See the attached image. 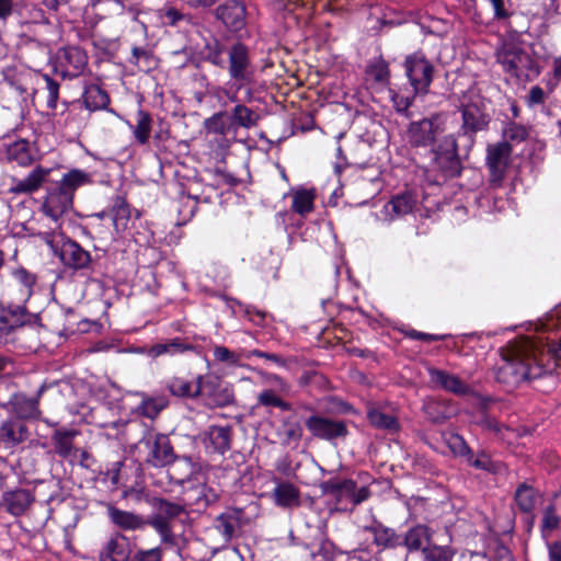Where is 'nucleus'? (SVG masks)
<instances>
[{
    "mask_svg": "<svg viewBox=\"0 0 561 561\" xmlns=\"http://www.w3.org/2000/svg\"><path fill=\"white\" fill-rule=\"evenodd\" d=\"M539 348L529 337H520L510 342L500 350L501 362L495 369V378L507 388L537 378L542 368L538 363Z\"/></svg>",
    "mask_w": 561,
    "mask_h": 561,
    "instance_id": "f257e3e1",
    "label": "nucleus"
},
{
    "mask_svg": "<svg viewBox=\"0 0 561 561\" xmlns=\"http://www.w3.org/2000/svg\"><path fill=\"white\" fill-rule=\"evenodd\" d=\"M457 107L461 113V125L455 135L463 141L466 151H469L476 142V135L488 130L491 116L486 111L484 99L474 92L463 93L459 98Z\"/></svg>",
    "mask_w": 561,
    "mask_h": 561,
    "instance_id": "f03ea898",
    "label": "nucleus"
},
{
    "mask_svg": "<svg viewBox=\"0 0 561 561\" xmlns=\"http://www.w3.org/2000/svg\"><path fill=\"white\" fill-rule=\"evenodd\" d=\"M152 505L154 514L148 519V525L152 527L165 545L174 546L175 536L172 530V520L185 513V503L171 502L162 497H154Z\"/></svg>",
    "mask_w": 561,
    "mask_h": 561,
    "instance_id": "7ed1b4c3",
    "label": "nucleus"
},
{
    "mask_svg": "<svg viewBox=\"0 0 561 561\" xmlns=\"http://www.w3.org/2000/svg\"><path fill=\"white\" fill-rule=\"evenodd\" d=\"M322 494L330 495L335 500V504L346 510V504H351L353 510L355 506L367 501L371 491L367 485L360 488L352 479H330L320 484Z\"/></svg>",
    "mask_w": 561,
    "mask_h": 561,
    "instance_id": "20e7f679",
    "label": "nucleus"
},
{
    "mask_svg": "<svg viewBox=\"0 0 561 561\" xmlns=\"http://www.w3.org/2000/svg\"><path fill=\"white\" fill-rule=\"evenodd\" d=\"M227 55L226 68L237 90L250 85L254 80V66L249 48L242 43H234L227 50Z\"/></svg>",
    "mask_w": 561,
    "mask_h": 561,
    "instance_id": "39448f33",
    "label": "nucleus"
},
{
    "mask_svg": "<svg viewBox=\"0 0 561 561\" xmlns=\"http://www.w3.org/2000/svg\"><path fill=\"white\" fill-rule=\"evenodd\" d=\"M447 115L435 113L430 117L412 122L407 130L408 140L413 147L434 145L438 135L446 130Z\"/></svg>",
    "mask_w": 561,
    "mask_h": 561,
    "instance_id": "423d86ee",
    "label": "nucleus"
},
{
    "mask_svg": "<svg viewBox=\"0 0 561 561\" xmlns=\"http://www.w3.org/2000/svg\"><path fill=\"white\" fill-rule=\"evenodd\" d=\"M39 317L27 311L24 306L9 305L0 308V332L9 334L18 332L26 333L27 330L38 332Z\"/></svg>",
    "mask_w": 561,
    "mask_h": 561,
    "instance_id": "0eeeda50",
    "label": "nucleus"
},
{
    "mask_svg": "<svg viewBox=\"0 0 561 561\" xmlns=\"http://www.w3.org/2000/svg\"><path fill=\"white\" fill-rule=\"evenodd\" d=\"M434 168L444 178H455L461 172V162L458 154V138L455 134L445 136L434 149Z\"/></svg>",
    "mask_w": 561,
    "mask_h": 561,
    "instance_id": "6e6552de",
    "label": "nucleus"
},
{
    "mask_svg": "<svg viewBox=\"0 0 561 561\" xmlns=\"http://www.w3.org/2000/svg\"><path fill=\"white\" fill-rule=\"evenodd\" d=\"M139 445L146 448V462L156 468H162L175 460V454L168 436L148 433Z\"/></svg>",
    "mask_w": 561,
    "mask_h": 561,
    "instance_id": "1a4fd4ad",
    "label": "nucleus"
},
{
    "mask_svg": "<svg viewBox=\"0 0 561 561\" xmlns=\"http://www.w3.org/2000/svg\"><path fill=\"white\" fill-rule=\"evenodd\" d=\"M499 61L505 71L517 79H528L538 73L530 55L516 46H505L499 54Z\"/></svg>",
    "mask_w": 561,
    "mask_h": 561,
    "instance_id": "9d476101",
    "label": "nucleus"
},
{
    "mask_svg": "<svg viewBox=\"0 0 561 561\" xmlns=\"http://www.w3.org/2000/svg\"><path fill=\"white\" fill-rule=\"evenodd\" d=\"M404 67L415 94H426L433 80V65L423 55L414 54L407 57Z\"/></svg>",
    "mask_w": 561,
    "mask_h": 561,
    "instance_id": "9b49d317",
    "label": "nucleus"
},
{
    "mask_svg": "<svg viewBox=\"0 0 561 561\" xmlns=\"http://www.w3.org/2000/svg\"><path fill=\"white\" fill-rule=\"evenodd\" d=\"M511 153L512 146L507 141H501L488 147L486 164L490 171V182L493 186H501Z\"/></svg>",
    "mask_w": 561,
    "mask_h": 561,
    "instance_id": "f8f14e48",
    "label": "nucleus"
},
{
    "mask_svg": "<svg viewBox=\"0 0 561 561\" xmlns=\"http://www.w3.org/2000/svg\"><path fill=\"white\" fill-rule=\"evenodd\" d=\"M306 427L314 437L324 440L345 438L348 435L346 422L319 415L309 416Z\"/></svg>",
    "mask_w": 561,
    "mask_h": 561,
    "instance_id": "ddd939ff",
    "label": "nucleus"
},
{
    "mask_svg": "<svg viewBox=\"0 0 561 561\" xmlns=\"http://www.w3.org/2000/svg\"><path fill=\"white\" fill-rule=\"evenodd\" d=\"M56 256L64 266L73 271L88 270L92 264L90 252L67 237L58 248Z\"/></svg>",
    "mask_w": 561,
    "mask_h": 561,
    "instance_id": "4468645a",
    "label": "nucleus"
},
{
    "mask_svg": "<svg viewBox=\"0 0 561 561\" xmlns=\"http://www.w3.org/2000/svg\"><path fill=\"white\" fill-rule=\"evenodd\" d=\"M58 66L65 77H78L88 64L87 54L77 46L65 47L57 56Z\"/></svg>",
    "mask_w": 561,
    "mask_h": 561,
    "instance_id": "2eb2a0df",
    "label": "nucleus"
},
{
    "mask_svg": "<svg viewBox=\"0 0 561 561\" xmlns=\"http://www.w3.org/2000/svg\"><path fill=\"white\" fill-rule=\"evenodd\" d=\"M216 16L231 32H239L245 26L247 11L241 1L228 0L216 9Z\"/></svg>",
    "mask_w": 561,
    "mask_h": 561,
    "instance_id": "dca6fc26",
    "label": "nucleus"
},
{
    "mask_svg": "<svg viewBox=\"0 0 561 561\" xmlns=\"http://www.w3.org/2000/svg\"><path fill=\"white\" fill-rule=\"evenodd\" d=\"M72 203L71 195L58 186L48 192L41 210L56 224L72 207Z\"/></svg>",
    "mask_w": 561,
    "mask_h": 561,
    "instance_id": "f3484780",
    "label": "nucleus"
},
{
    "mask_svg": "<svg viewBox=\"0 0 561 561\" xmlns=\"http://www.w3.org/2000/svg\"><path fill=\"white\" fill-rule=\"evenodd\" d=\"M232 427L211 425L203 434L202 440L207 450L224 455L231 448Z\"/></svg>",
    "mask_w": 561,
    "mask_h": 561,
    "instance_id": "a211bd4d",
    "label": "nucleus"
},
{
    "mask_svg": "<svg viewBox=\"0 0 561 561\" xmlns=\"http://www.w3.org/2000/svg\"><path fill=\"white\" fill-rule=\"evenodd\" d=\"M202 391L199 396L207 398L208 404L211 407H227L234 402L233 391L222 386L217 379H204L201 381Z\"/></svg>",
    "mask_w": 561,
    "mask_h": 561,
    "instance_id": "6ab92c4d",
    "label": "nucleus"
},
{
    "mask_svg": "<svg viewBox=\"0 0 561 561\" xmlns=\"http://www.w3.org/2000/svg\"><path fill=\"white\" fill-rule=\"evenodd\" d=\"M430 382L437 388L451 392L457 396H466L470 393V387L462 381L458 376L448 371L428 368Z\"/></svg>",
    "mask_w": 561,
    "mask_h": 561,
    "instance_id": "aec40b11",
    "label": "nucleus"
},
{
    "mask_svg": "<svg viewBox=\"0 0 561 561\" xmlns=\"http://www.w3.org/2000/svg\"><path fill=\"white\" fill-rule=\"evenodd\" d=\"M28 436V428L21 420L9 419L0 425V444L5 448H13L24 443Z\"/></svg>",
    "mask_w": 561,
    "mask_h": 561,
    "instance_id": "412c9836",
    "label": "nucleus"
},
{
    "mask_svg": "<svg viewBox=\"0 0 561 561\" xmlns=\"http://www.w3.org/2000/svg\"><path fill=\"white\" fill-rule=\"evenodd\" d=\"M244 524L243 510L229 508L216 517L214 526L221 534L225 541H230Z\"/></svg>",
    "mask_w": 561,
    "mask_h": 561,
    "instance_id": "4be33fe9",
    "label": "nucleus"
},
{
    "mask_svg": "<svg viewBox=\"0 0 561 561\" xmlns=\"http://www.w3.org/2000/svg\"><path fill=\"white\" fill-rule=\"evenodd\" d=\"M416 206V199L410 192L394 195L383 207L381 214L383 219L392 221L413 211Z\"/></svg>",
    "mask_w": 561,
    "mask_h": 561,
    "instance_id": "5701e85b",
    "label": "nucleus"
},
{
    "mask_svg": "<svg viewBox=\"0 0 561 561\" xmlns=\"http://www.w3.org/2000/svg\"><path fill=\"white\" fill-rule=\"evenodd\" d=\"M45 387L42 386L36 397H26L25 394H15L12 398L11 404L14 414L18 420H37L41 416V410L38 407L39 397L42 396Z\"/></svg>",
    "mask_w": 561,
    "mask_h": 561,
    "instance_id": "b1692460",
    "label": "nucleus"
},
{
    "mask_svg": "<svg viewBox=\"0 0 561 561\" xmlns=\"http://www.w3.org/2000/svg\"><path fill=\"white\" fill-rule=\"evenodd\" d=\"M51 169L35 167L26 178L21 180H13L9 188L13 194H32L36 192L50 174Z\"/></svg>",
    "mask_w": 561,
    "mask_h": 561,
    "instance_id": "393cba45",
    "label": "nucleus"
},
{
    "mask_svg": "<svg viewBox=\"0 0 561 561\" xmlns=\"http://www.w3.org/2000/svg\"><path fill=\"white\" fill-rule=\"evenodd\" d=\"M217 499L218 494L215 490L204 483H198L185 489L182 501L185 503V506H196L199 510L206 508L215 503Z\"/></svg>",
    "mask_w": 561,
    "mask_h": 561,
    "instance_id": "a878e982",
    "label": "nucleus"
},
{
    "mask_svg": "<svg viewBox=\"0 0 561 561\" xmlns=\"http://www.w3.org/2000/svg\"><path fill=\"white\" fill-rule=\"evenodd\" d=\"M107 516L116 527L123 530H138L148 525V520H145L140 515L119 510L113 505L107 506Z\"/></svg>",
    "mask_w": 561,
    "mask_h": 561,
    "instance_id": "bb28decb",
    "label": "nucleus"
},
{
    "mask_svg": "<svg viewBox=\"0 0 561 561\" xmlns=\"http://www.w3.org/2000/svg\"><path fill=\"white\" fill-rule=\"evenodd\" d=\"M7 159L18 165H31L37 158V151L27 140L21 139L7 146Z\"/></svg>",
    "mask_w": 561,
    "mask_h": 561,
    "instance_id": "cd10ccee",
    "label": "nucleus"
},
{
    "mask_svg": "<svg viewBox=\"0 0 561 561\" xmlns=\"http://www.w3.org/2000/svg\"><path fill=\"white\" fill-rule=\"evenodd\" d=\"M302 426L298 421L293 420L291 417H286L277 428L276 435L283 446L297 447L302 438Z\"/></svg>",
    "mask_w": 561,
    "mask_h": 561,
    "instance_id": "c85d7f7f",
    "label": "nucleus"
},
{
    "mask_svg": "<svg viewBox=\"0 0 561 561\" xmlns=\"http://www.w3.org/2000/svg\"><path fill=\"white\" fill-rule=\"evenodd\" d=\"M514 500L523 513H531L541 502V494L531 485L520 483L514 494Z\"/></svg>",
    "mask_w": 561,
    "mask_h": 561,
    "instance_id": "c756f323",
    "label": "nucleus"
},
{
    "mask_svg": "<svg viewBox=\"0 0 561 561\" xmlns=\"http://www.w3.org/2000/svg\"><path fill=\"white\" fill-rule=\"evenodd\" d=\"M365 530L371 533L375 545L383 549L402 545L401 537L393 529L386 527L381 523L375 522L373 525L366 526Z\"/></svg>",
    "mask_w": 561,
    "mask_h": 561,
    "instance_id": "7c9ffc66",
    "label": "nucleus"
},
{
    "mask_svg": "<svg viewBox=\"0 0 561 561\" xmlns=\"http://www.w3.org/2000/svg\"><path fill=\"white\" fill-rule=\"evenodd\" d=\"M202 376L196 381H191L182 377H172L167 381V388L175 397L194 398L202 391Z\"/></svg>",
    "mask_w": 561,
    "mask_h": 561,
    "instance_id": "2f4dec72",
    "label": "nucleus"
},
{
    "mask_svg": "<svg viewBox=\"0 0 561 561\" xmlns=\"http://www.w3.org/2000/svg\"><path fill=\"white\" fill-rule=\"evenodd\" d=\"M32 502L33 497L31 493L22 489L5 493L3 496L7 511L14 516L24 514Z\"/></svg>",
    "mask_w": 561,
    "mask_h": 561,
    "instance_id": "473e14b6",
    "label": "nucleus"
},
{
    "mask_svg": "<svg viewBox=\"0 0 561 561\" xmlns=\"http://www.w3.org/2000/svg\"><path fill=\"white\" fill-rule=\"evenodd\" d=\"M273 497L276 505L280 507H294L300 504V492L289 482L278 483L273 491Z\"/></svg>",
    "mask_w": 561,
    "mask_h": 561,
    "instance_id": "72a5a7b5",
    "label": "nucleus"
},
{
    "mask_svg": "<svg viewBox=\"0 0 561 561\" xmlns=\"http://www.w3.org/2000/svg\"><path fill=\"white\" fill-rule=\"evenodd\" d=\"M431 537L432 533L427 526L416 525L405 534L402 543L410 551L423 550V548H427L426 545L430 542Z\"/></svg>",
    "mask_w": 561,
    "mask_h": 561,
    "instance_id": "f704fd0d",
    "label": "nucleus"
},
{
    "mask_svg": "<svg viewBox=\"0 0 561 561\" xmlns=\"http://www.w3.org/2000/svg\"><path fill=\"white\" fill-rule=\"evenodd\" d=\"M160 18L162 23L167 26L186 30L193 24V19L190 14L182 12L174 7H165L160 10Z\"/></svg>",
    "mask_w": 561,
    "mask_h": 561,
    "instance_id": "c9c22d12",
    "label": "nucleus"
},
{
    "mask_svg": "<svg viewBox=\"0 0 561 561\" xmlns=\"http://www.w3.org/2000/svg\"><path fill=\"white\" fill-rule=\"evenodd\" d=\"M83 102L85 107L90 111L103 110L108 105L110 96L107 92L99 85L91 84L84 90Z\"/></svg>",
    "mask_w": 561,
    "mask_h": 561,
    "instance_id": "e433bc0d",
    "label": "nucleus"
},
{
    "mask_svg": "<svg viewBox=\"0 0 561 561\" xmlns=\"http://www.w3.org/2000/svg\"><path fill=\"white\" fill-rule=\"evenodd\" d=\"M112 220L113 227L116 232L126 229L128 220L130 218L129 206L123 197L117 196L114 199L111 213L108 215Z\"/></svg>",
    "mask_w": 561,
    "mask_h": 561,
    "instance_id": "4c0bfd02",
    "label": "nucleus"
},
{
    "mask_svg": "<svg viewBox=\"0 0 561 561\" xmlns=\"http://www.w3.org/2000/svg\"><path fill=\"white\" fill-rule=\"evenodd\" d=\"M90 182L91 179L89 173L78 169H73L62 176L59 187L64 192L71 195V198L73 199V194L76 190Z\"/></svg>",
    "mask_w": 561,
    "mask_h": 561,
    "instance_id": "58836bf2",
    "label": "nucleus"
},
{
    "mask_svg": "<svg viewBox=\"0 0 561 561\" xmlns=\"http://www.w3.org/2000/svg\"><path fill=\"white\" fill-rule=\"evenodd\" d=\"M230 119L233 128L243 127L250 129L257 125L259 115L243 104L233 107Z\"/></svg>",
    "mask_w": 561,
    "mask_h": 561,
    "instance_id": "ea45409f",
    "label": "nucleus"
},
{
    "mask_svg": "<svg viewBox=\"0 0 561 561\" xmlns=\"http://www.w3.org/2000/svg\"><path fill=\"white\" fill-rule=\"evenodd\" d=\"M204 127L208 134L226 136L232 128V122L227 112L215 113L205 119Z\"/></svg>",
    "mask_w": 561,
    "mask_h": 561,
    "instance_id": "a19ab883",
    "label": "nucleus"
},
{
    "mask_svg": "<svg viewBox=\"0 0 561 561\" xmlns=\"http://www.w3.org/2000/svg\"><path fill=\"white\" fill-rule=\"evenodd\" d=\"M76 436V432L66 431V430H57L53 434V443L55 446V451L61 458H68L73 449V437Z\"/></svg>",
    "mask_w": 561,
    "mask_h": 561,
    "instance_id": "79ce46f5",
    "label": "nucleus"
},
{
    "mask_svg": "<svg viewBox=\"0 0 561 561\" xmlns=\"http://www.w3.org/2000/svg\"><path fill=\"white\" fill-rule=\"evenodd\" d=\"M118 538H125L121 534L113 536L100 553V561H127L128 554L118 542Z\"/></svg>",
    "mask_w": 561,
    "mask_h": 561,
    "instance_id": "37998d69",
    "label": "nucleus"
},
{
    "mask_svg": "<svg viewBox=\"0 0 561 561\" xmlns=\"http://www.w3.org/2000/svg\"><path fill=\"white\" fill-rule=\"evenodd\" d=\"M13 277L16 285L20 287L23 300H28L33 295L34 286L36 285V275L23 267H20L13 272Z\"/></svg>",
    "mask_w": 561,
    "mask_h": 561,
    "instance_id": "c03bdc74",
    "label": "nucleus"
},
{
    "mask_svg": "<svg viewBox=\"0 0 561 561\" xmlns=\"http://www.w3.org/2000/svg\"><path fill=\"white\" fill-rule=\"evenodd\" d=\"M225 53L224 44L216 38L207 42L203 49L205 60L219 68H226Z\"/></svg>",
    "mask_w": 561,
    "mask_h": 561,
    "instance_id": "a18cd8bd",
    "label": "nucleus"
},
{
    "mask_svg": "<svg viewBox=\"0 0 561 561\" xmlns=\"http://www.w3.org/2000/svg\"><path fill=\"white\" fill-rule=\"evenodd\" d=\"M151 116L149 113L139 110L137 112L136 125L133 127V135L139 145H146L151 134Z\"/></svg>",
    "mask_w": 561,
    "mask_h": 561,
    "instance_id": "49530a36",
    "label": "nucleus"
},
{
    "mask_svg": "<svg viewBox=\"0 0 561 561\" xmlns=\"http://www.w3.org/2000/svg\"><path fill=\"white\" fill-rule=\"evenodd\" d=\"M314 193L311 190H298L293 194L291 208L295 213L305 216L313 209Z\"/></svg>",
    "mask_w": 561,
    "mask_h": 561,
    "instance_id": "de8ad7c7",
    "label": "nucleus"
},
{
    "mask_svg": "<svg viewBox=\"0 0 561 561\" xmlns=\"http://www.w3.org/2000/svg\"><path fill=\"white\" fill-rule=\"evenodd\" d=\"M368 420L370 424L380 430H387L389 432H397L399 430L398 420L378 409H371L368 411Z\"/></svg>",
    "mask_w": 561,
    "mask_h": 561,
    "instance_id": "09e8293b",
    "label": "nucleus"
},
{
    "mask_svg": "<svg viewBox=\"0 0 561 561\" xmlns=\"http://www.w3.org/2000/svg\"><path fill=\"white\" fill-rule=\"evenodd\" d=\"M259 407L278 408L282 411L291 410V404L284 401L274 389H264L257 394Z\"/></svg>",
    "mask_w": 561,
    "mask_h": 561,
    "instance_id": "8fccbe9b",
    "label": "nucleus"
},
{
    "mask_svg": "<svg viewBox=\"0 0 561 561\" xmlns=\"http://www.w3.org/2000/svg\"><path fill=\"white\" fill-rule=\"evenodd\" d=\"M36 236L51 250L55 255L66 238L61 232L60 225L58 222H56L54 228H50L49 230L38 231Z\"/></svg>",
    "mask_w": 561,
    "mask_h": 561,
    "instance_id": "3c124183",
    "label": "nucleus"
},
{
    "mask_svg": "<svg viewBox=\"0 0 561 561\" xmlns=\"http://www.w3.org/2000/svg\"><path fill=\"white\" fill-rule=\"evenodd\" d=\"M188 344L183 343L181 339H173L167 343H159L150 348V354L154 357L163 354H178L190 350Z\"/></svg>",
    "mask_w": 561,
    "mask_h": 561,
    "instance_id": "603ef678",
    "label": "nucleus"
},
{
    "mask_svg": "<svg viewBox=\"0 0 561 561\" xmlns=\"http://www.w3.org/2000/svg\"><path fill=\"white\" fill-rule=\"evenodd\" d=\"M466 460L470 466L489 472H497L500 469V465L494 462L484 450L479 451L477 456L471 451Z\"/></svg>",
    "mask_w": 561,
    "mask_h": 561,
    "instance_id": "864d4df0",
    "label": "nucleus"
},
{
    "mask_svg": "<svg viewBox=\"0 0 561 561\" xmlns=\"http://www.w3.org/2000/svg\"><path fill=\"white\" fill-rule=\"evenodd\" d=\"M503 137L508 144H519L529 137V130L524 125L510 123L503 128Z\"/></svg>",
    "mask_w": 561,
    "mask_h": 561,
    "instance_id": "5fc2aeb1",
    "label": "nucleus"
},
{
    "mask_svg": "<svg viewBox=\"0 0 561 561\" xmlns=\"http://www.w3.org/2000/svg\"><path fill=\"white\" fill-rule=\"evenodd\" d=\"M557 325L558 323L553 317L546 319L541 324L542 331H547L549 333V335L545 337L547 341L548 352H551L556 358L558 357L557 345H561L558 331L556 330Z\"/></svg>",
    "mask_w": 561,
    "mask_h": 561,
    "instance_id": "6e6d98bb",
    "label": "nucleus"
},
{
    "mask_svg": "<svg viewBox=\"0 0 561 561\" xmlns=\"http://www.w3.org/2000/svg\"><path fill=\"white\" fill-rule=\"evenodd\" d=\"M559 516L557 508L553 505H549L543 511L541 533L545 538H548L550 534L559 527Z\"/></svg>",
    "mask_w": 561,
    "mask_h": 561,
    "instance_id": "4d7b16f0",
    "label": "nucleus"
},
{
    "mask_svg": "<svg viewBox=\"0 0 561 561\" xmlns=\"http://www.w3.org/2000/svg\"><path fill=\"white\" fill-rule=\"evenodd\" d=\"M167 405L163 398H146L139 407L141 414L149 419H154Z\"/></svg>",
    "mask_w": 561,
    "mask_h": 561,
    "instance_id": "13d9d810",
    "label": "nucleus"
},
{
    "mask_svg": "<svg viewBox=\"0 0 561 561\" xmlns=\"http://www.w3.org/2000/svg\"><path fill=\"white\" fill-rule=\"evenodd\" d=\"M445 440L451 453L456 456L465 457L467 459L472 451L465 439L458 434H449Z\"/></svg>",
    "mask_w": 561,
    "mask_h": 561,
    "instance_id": "bf43d9fd",
    "label": "nucleus"
},
{
    "mask_svg": "<svg viewBox=\"0 0 561 561\" xmlns=\"http://www.w3.org/2000/svg\"><path fill=\"white\" fill-rule=\"evenodd\" d=\"M425 561H451L453 553L447 547L430 546L423 548Z\"/></svg>",
    "mask_w": 561,
    "mask_h": 561,
    "instance_id": "052dcab7",
    "label": "nucleus"
},
{
    "mask_svg": "<svg viewBox=\"0 0 561 561\" xmlns=\"http://www.w3.org/2000/svg\"><path fill=\"white\" fill-rule=\"evenodd\" d=\"M417 94L413 96L402 95L399 93H394L392 95V102L396 111L398 113L404 114L407 117H410L409 107L412 105L413 100Z\"/></svg>",
    "mask_w": 561,
    "mask_h": 561,
    "instance_id": "680f3d73",
    "label": "nucleus"
},
{
    "mask_svg": "<svg viewBox=\"0 0 561 561\" xmlns=\"http://www.w3.org/2000/svg\"><path fill=\"white\" fill-rule=\"evenodd\" d=\"M134 561H162V549L156 547L149 550H140L134 556Z\"/></svg>",
    "mask_w": 561,
    "mask_h": 561,
    "instance_id": "e2e57ef3",
    "label": "nucleus"
},
{
    "mask_svg": "<svg viewBox=\"0 0 561 561\" xmlns=\"http://www.w3.org/2000/svg\"><path fill=\"white\" fill-rule=\"evenodd\" d=\"M214 356L217 360L230 364H237L239 357L225 346H216L214 348Z\"/></svg>",
    "mask_w": 561,
    "mask_h": 561,
    "instance_id": "0e129e2a",
    "label": "nucleus"
},
{
    "mask_svg": "<svg viewBox=\"0 0 561 561\" xmlns=\"http://www.w3.org/2000/svg\"><path fill=\"white\" fill-rule=\"evenodd\" d=\"M250 355L251 356H255V357H260V358H265L267 360L273 362L277 366H282V367H284V366H286L288 364V360L283 358L282 356H279L277 354H274V353L263 352V351H260V350L251 351Z\"/></svg>",
    "mask_w": 561,
    "mask_h": 561,
    "instance_id": "69168bd1",
    "label": "nucleus"
},
{
    "mask_svg": "<svg viewBox=\"0 0 561 561\" xmlns=\"http://www.w3.org/2000/svg\"><path fill=\"white\" fill-rule=\"evenodd\" d=\"M370 73L377 82H386L389 78L388 65L383 61L378 62L371 67Z\"/></svg>",
    "mask_w": 561,
    "mask_h": 561,
    "instance_id": "338daca9",
    "label": "nucleus"
},
{
    "mask_svg": "<svg viewBox=\"0 0 561 561\" xmlns=\"http://www.w3.org/2000/svg\"><path fill=\"white\" fill-rule=\"evenodd\" d=\"M266 379L268 382H272L276 387L275 390L277 393H288L289 392L290 385L287 381H285L282 377L274 375V374H270V375H267Z\"/></svg>",
    "mask_w": 561,
    "mask_h": 561,
    "instance_id": "774afa93",
    "label": "nucleus"
}]
</instances>
